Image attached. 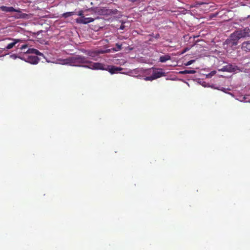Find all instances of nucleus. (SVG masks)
<instances>
[{
	"mask_svg": "<svg viewBox=\"0 0 250 250\" xmlns=\"http://www.w3.org/2000/svg\"><path fill=\"white\" fill-rule=\"evenodd\" d=\"M241 49L244 51L250 52V41L243 42L242 44Z\"/></svg>",
	"mask_w": 250,
	"mask_h": 250,
	"instance_id": "ddd939ff",
	"label": "nucleus"
},
{
	"mask_svg": "<svg viewBox=\"0 0 250 250\" xmlns=\"http://www.w3.org/2000/svg\"><path fill=\"white\" fill-rule=\"evenodd\" d=\"M188 50V48H186L185 49V50H184V51L183 52V53H184V52H186L187 51V50Z\"/></svg>",
	"mask_w": 250,
	"mask_h": 250,
	"instance_id": "b1692460",
	"label": "nucleus"
},
{
	"mask_svg": "<svg viewBox=\"0 0 250 250\" xmlns=\"http://www.w3.org/2000/svg\"><path fill=\"white\" fill-rule=\"evenodd\" d=\"M91 63L93 62L89 61L87 58L81 55H76L67 59V63L72 66H81V64L85 63L89 64L88 66H85L88 67L91 65Z\"/></svg>",
	"mask_w": 250,
	"mask_h": 250,
	"instance_id": "f03ea898",
	"label": "nucleus"
},
{
	"mask_svg": "<svg viewBox=\"0 0 250 250\" xmlns=\"http://www.w3.org/2000/svg\"><path fill=\"white\" fill-rule=\"evenodd\" d=\"M155 79H155V77H154L153 74H152V75L150 76L146 77L145 78V80H146V81H152V80H155Z\"/></svg>",
	"mask_w": 250,
	"mask_h": 250,
	"instance_id": "a211bd4d",
	"label": "nucleus"
},
{
	"mask_svg": "<svg viewBox=\"0 0 250 250\" xmlns=\"http://www.w3.org/2000/svg\"><path fill=\"white\" fill-rule=\"evenodd\" d=\"M94 19L92 18H85L84 17H81L76 19V21L78 23L87 24L93 22Z\"/></svg>",
	"mask_w": 250,
	"mask_h": 250,
	"instance_id": "1a4fd4ad",
	"label": "nucleus"
},
{
	"mask_svg": "<svg viewBox=\"0 0 250 250\" xmlns=\"http://www.w3.org/2000/svg\"><path fill=\"white\" fill-rule=\"evenodd\" d=\"M152 69L153 70L152 74L154 77H155L156 79L165 76V73L163 71L162 69L154 67H152Z\"/></svg>",
	"mask_w": 250,
	"mask_h": 250,
	"instance_id": "6e6552de",
	"label": "nucleus"
},
{
	"mask_svg": "<svg viewBox=\"0 0 250 250\" xmlns=\"http://www.w3.org/2000/svg\"><path fill=\"white\" fill-rule=\"evenodd\" d=\"M86 55H88L90 58L94 61H97V57L102 54L105 53V51L102 49L97 50H85L83 52Z\"/></svg>",
	"mask_w": 250,
	"mask_h": 250,
	"instance_id": "20e7f679",
	"label": "nucleus"
},
{
	"mask_svg": "<svg viewBox=\"0 0 250 250\" xmlns=\"http://www.w3.org/2000/svg\"><path fill=\"white\" fill-rule=\"evenodd\" d=\"M78 15L81 16V17H84L83 11L80 10L78 12Z\"/></svg>",
	"mask_w": 250,
	"mask_h": 250,
	"instance_id": "4be33fe9",
	"label": "nucleus"
},
{
	"mask_svg": "<svg viewBox=\"0 0 250 250\" xmlns=\"http://www.w3.org/2000/svg\"><path fill=\"white\" fill-rule=\"evenodd\" d=\"M75 12H68L63 13L62 15V17L64 18H67L68 17H69L70 16H72L75 14Z\"/></svg>",
	"mask_w": 250,
	"mask_h": 250,
	"instance_id": "f3484780",
	"label": "nucleus"
},
{
	"mask_svg": "<svg viewBox=\"0 0 250 250\" xmlns=\"http://www.w3.org/2000/svg\"><path fill=\"white\" fill-rule=\"evenodd\" d=\"M88 68L92 69L106 70L111 74L117 73L123 69V68L121 67H117L114 65H105L100 62L91 63V65L88 66Z\"/></svg>",
	"mask_w": 250,
	"mask_h": 250,
	"instance_id": "f257e3e1",
	"label": "nucleus"
},
{
	"mask_svg": "<svg viewBox=\"0 0 250 250\" xmlns=\"http://www.w3.org/2000/svg\"><path fill=\"white\" fill-rule=\"evenodd\" d=\"M99 14L102 15H115L118 13L117 9H107L105 7L100 8L96 11Z\"/></svg>",
	"mask_w": 250,
	"mask_h": 250,
	"instance_id": "39448f33",
	"label": "nucleus"
},
{
	"mask_svg": "<svg viewBox=\"0 0 250 250\" xmlns=\"http://www.w3.org/2000/svg\"><path fill=\"white\" fill-rule=\"evenodd\" d=\"M39 59L35 56H29L27 58L26 62L33 64H37L39 62Z\"/></svg>",
	"mask_w": 250,
	"mask_h": 250,
	"instance_id": "9b49d317",
	"label": "nucleus"
},
{
	"mask_svg": "<svg viewBox=\"0 0 250 250\" xmlns=\"http://www.w3.org/2000/svg\"><path fill=\"white\" fill-rule=\"evenodd\" d=\"M27 54H33L39 56H43V54L40 52L38 50L34 48H29L26 51Z\"/></svg>",
	"mask_w": 250,
	"mask_h": 250,
	"instance_id": "4468645a",
	"label": "nucleus"
},
{
	"mask_svg": "<svg viewBox=\"0 0 250 250\" xmlns=\"http://www.w3.org/2000/svg\"><path fill=\"white\" fill-rule=\"evenodd\" d=\"M116 47L117 48V50H120L122 48V44L116 43Z\"/></svg>",
	"mask_w": 250,
	"mask_h": 250,
	"instance_id": "412c9836",
	"label": "nucleus"
},
{
	"mask_svg": "<svg viewBox=\"0 0 250 250\" xmlns=\"http://www.w3.org/2000/svg\"><path fill=\"white\" fill-rule=\"evenodd\" d=\"M234 70L235 68L233 67V66L231 64H228L224 66L221 69H219V71L232 72L234 71Z\"/></svg>",
	"mask_w": 250,
	"mask_h": 250,
	"instance_id": "f8f14e48",
	"label": "nucleus"
},
{
	"mask_svg": "<svg viewBox=\"0 0 250 250\" xmlns=\"http://www.w3.org/2000/svg\"><path fill=\"white\" fill-rule=\"evenodd\" d=\"M171 59V57L169 55H165L164 56H162L160 57L159 61L161 62H165L167 61L170 60Z\"/></svg>",
	"mask_w": 250,
	"mask_h": 250,
	"instance_id": "2eb2a0df",
	"label": "nucleus"
},
{
	"mask_svg": "<svg viewBox=\"0 0 250 250\" xmlns=\"http://www.w3.org/2000/svg\"><path fill=\"white\" fill-rule=\"evenodd\" d=\"M28 45L27 44H24V45H22L21 47H20V49L21 50H23L24 49H25L27 48Z\"/></svg>",
	"mask_w": 250,
	"mask_h": 250,
	"instance_id": "5701e85b",
	"label": "nucleus"
},
{
	"mask_svg": "<svg viewBox=\"0 0 250 250\" xmlns=\"http://www.w3.org/2000/svg\"><path fill=\"white\" fill-rule=\"evenodd\" d=\"M196 71L194 70H185L184 71H182L180 72V74H193L195 73Z\"/></svg>",
	"mask_w": 250,
	"mask_h": 250,
	"instance_id": "dca6fc26",
	"label": "nucleus"
},
{
	"mask_svg": "<svg viewBox=\"0 0 250 250\" xmlns=\"http://www.w3.org/2000/svg\"><path fill=\"white\" fill-rule=\"evenodd\" d=\"M120 28H121V29H124V26H121Z\"/></svg>",
	"mask_w": 250,
	"mask_h": 250,
	"instance_id": "393cba45",
	"label": "nucleus"
},
{
	"mask_svg": "<svg viewBox=\"0 0 250 250\" xmlns=\"http://www.w3.org/2000/svg\"><path fill=\"white\" fill-rule=\"evenodd\" d=\"M0 10L5 12H21V10L20 9H16L13 7H7L5 6H1L0 7Z\"/></svg>",
	"mask_w": 250,
	"mask_h": 250,
	"instance_id": "9d476101",
	"label": "nucleus"
},
{
	"mask_svg": "<svg viewBox=\"0 0 250 250\" xmlns=\"http://www.w3.org/2000/svg\"><path fill=\"white\" fill-rule=\"evenodd\" d=\"M8 40H11L13 42L7 44L6 46L4 48V50H9L12 48L17 43L23 42L24 41L21 39H13V38H7Z\"/></svg>",
	"mask_w": 250,
	"mask_h": 250,
	"instance_id": "0eeeda50",
	"label": "nucleus"
},
{
	"mask_svg": "<svg viewBox=\"0 0 250 250\" xmlns=\"http://www.w3.org/2000/svg\"><path fill=\"white\" fill-rule=\"evenodd\" d=\"M232 33L239 40L242 38L250 37V28L242 27Z\"/></svg>",
	"mask_w": 250,
	"mask_h": 250,
	"instance_id": "7ed1b4c3",
	"label": "nucleus"
},
{
	"mask_svg": "<svg viewBox=\"0 0 250 250\" xmlns=\"http://www.w3.org/2000/svg\"><path fill=\"white\" fill-rule=\"evenodd\" d=\"M22 51H23V53H26V52H26L25 49H24V50H22Z\"/></svg>",
	"mask_w": 250,
	"mask_h": 250,
	"instance_id": "a878e982",
	"label": "nucleus"
},
{
	"mask_svg": "<svg viewBox=\"0 0 250 250\" xmlns=\"http://www.w3.org/2000/svg\"><path fill=\"white\" fill-rule=\"evenodd\" d=\"M238 41L239 40L232 33L225 42L230 47H233L238 44Z\"/></svg>",
	"mask_w": 250,
	"mask_h": 250,
	"instance_id": "423d86ee",
	"label": "nucleus"
},
{
	"mask_svg": "<svg viewBox=\"0 0 250 250\" xmlns=\"http://www.w3.org/2000/svg\"><path fill=\"white\" fill-rule=\"evenodd\" d=\"M216 73V71H212L210 72L208 75H207V77L208 78H211L212 76H214Z\"/></svg>",
	"mask_w": 250,
	"mask_h": 250,
	"instance_id": "6ab92c4d",
	"label": "nucleus"
},
{
	"mask_svg": "<svg viewBox=\"0 0 250 250\" xmlns=\"http://www.w3.org/2000/svg\"><path fill=\"white\" fill-rule=\"evenodd\" d=\"M194 62H195L194 60H190V61H188L186 63H185V65L186 66L190 65L192 63H193Z\"/></svg>",
	"mask_w": 250,
	"mask_h": 250,
	"instance_id": "aec40b11",
	"label": "nucleus"
}]
</instances>
